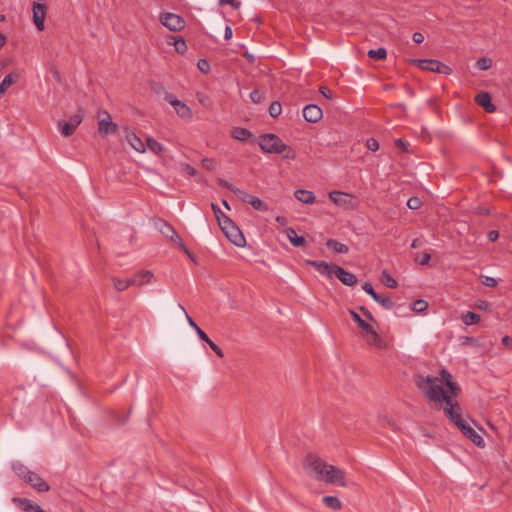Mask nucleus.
Wrapping results in <instances>:
<instances>
[{
	"label": "nucleus",
	"instance_id": "nucleus-20",
	"mask_svg": "<svg viewBox=\"0 0 512 512\" xmlns=\"http://www.w3.org/2000/svg\"><path fill=\"white\" fill-rule=\"evenodd\" d=\"M475 102L488 113H493L496 111V107L492 103L491 96L488 92H481L477 94L475 96Z\"/></svg>",
	"mask_w": 512,
	"mask_h": 512
},
{
	"label": "nucleus",
	"instance_id": "nucleus-22",
	"mask_svg": "<svg viewBox=\"0 0 512 512\" xmlns=\"http://www.w3.org/2000/svg\"><path fill=\"white\" fill-rule=\"evenodd\" d=\"M439 379H440L442 385H443V383L446 384L448 390H450V393L453 396L458 395L460 388L456 382L452 381V376L447 370H445V369L441 370V378H439Z\"/></svg>",
	"mask_w": 512,
	"mask_h": 512
},
{
	"label": "nucleus",
	"instance_id": "nucleus-52",
	"mask_svg": "<svg viewBox=\"0 0 512 512\" xmlns=\"http://www.w3.org/2000/svg\"><path fill=\"white\" fill-rule=\"evenodd\" d=\"M366 146L369 150L375 152L379 149V143L376 139L374 138H369L367 141H366Z\"/></svg>",
	"mask_w": 512,
	"mask_h": 512
},
{
	"label": "nucleus",
	"instance_id": "nucleus-13",
	"mask_svg": "<svg viewBox=\"0 0 512 512\" xmlns=\"http://www.w3.org/2000/svg\"><path fill=\"white\" fill-rule=\"evenodd\" d=\"M164 99L173 106L177 115L183 119H191L192 111L191 109L183 102L176 99L172 94H166Z\"/></svg>",
	"mask_w": 512,
	"mask_h": 512
},
{
	"label": "nucleus",
	"instance_id": "nucleus-29",
	"mask_svg": "<svg viewBox=\"0 0 512 512\" xmlns=\"http://www.w3.org/2000/svg\"><path fill=\"white\" fill-rule=\"evenodd\" d=\"M232 137L240 141H246L251 137V132L245 128L236 127L232 130Z\"/></svg>",
	"mask_w": 512,
	"mask_h": 512
},
{
	"label": "nucleus",
	"instance_id": "nucleus-9",
	"mask_svg": "<svg viewBox=\"0 0 512 512\" xmlns=\"http://www.w3.org/2000/svg\"><path fill=\"white\" fill-rule=\"evenodd\" d=\"M98 132L101 135L113 134L118 130V125L112 121L111 115L104 110L97 113Z\"/></svg>",
	"mask_w": 512,
	"mask_h": 512
},
{
	"label": "nucleus",
	"instance_id": "nucleus-11",
	"mask_svg": "<svg viewBox=\"0 0 512 512\" xmlns=\"http://www.w3.org/2000/svg\"><path fill=\"white\" fill-rule=\"evenodd\" d=\"M160 232L170 241L177 244L178 247L192 259V255L183 243L182 238L170 224L164 222L163 226L160 228Z\"/></svg>",
	"mask_w": 512,
	"mask_h": 512
},
{
	"label": "nucleus",
	"instance_id": "nucleus-59",
	"mask_svg": "<svg viewBox=\"0 0 512 512\" xmlns=\"http://www.w3.org/2000/svg\"><path fill=\"white\" fill-rule=\"evenodd\" d=\"M424 39H425L424 35L420 32H415L413 34V41L417 44H421L424 41Z\"/></svg>",
	"mask_w": 512,
	"mask_h": 512
},
{
	"label": "nucleus",
	"instance_id": "nucleus-62",
	"mask_svg": "<svg viewBox=\"0 0 512 512\" xmlns=\"http://www.w3.org/2000/svg\"><path fill=\"white\" fill-rule=\"evenodd\" d=\"M499 236L498 231L492 230L488 233V239L492 242H494Z\"/></svg>",
	"mask_w": 512,
	"mask_h": 512
},
{
	"label": "nucleus",
	"instance_id": "nucleus-10",
	"mask_svg": "<svg viewBox=\"0 0 512 512\" xmlns=\"http://www.w3.org/2000/svg\"><path fill=\"white\" fill-rule=\"evenodd\" d=\"M160 22L170 31L178 32L185 27V21L182 17L174 13H163L160 15Z\"/></svg>",
	"mask_w": 512,
	"mask_h": 512
},
{
	"label": "nucleus",
	"instance_id": "nucleus-16",
	"mask_svg": "<svg viewBox=\"0 0 512 512\" xmlns=\"http://www.w3.org/2000/svg\"><path fill=\"white\" fill-rule=\"evenodd\" d=\"M457 428L462 432L464 436L470 439L476 446L483 447L484 439L468 424L465 422L461 423Z\"/></svg>",
	"mask_w": 512,
	"mask_h": 512
},
{
	"label": "nucleus",
	"instance_id": "nucleus-24",
	"mask_svg": "<svg viewBox=\"0 0 512 512\" xmlns=\"http://www.w3.org/2000/svg\"><path fill=\"white\" fill-rule=\"evenodd\" d=\"M19 79V73L12 72L4 77L0 83V95H3Z\"/></svg>",
	"mask_w": 512,
	"mask_h": 512
},
{
	"label": "nucleus",
	"instance_id": "nucleus-53",
	"mask_svg": "<svg viewBox=\"0 0 512 512\" xmlns=\"http://www.w3.org/2000/svg\"><path fill=\"white\" fill-rule=\"evenodd\" d=\"M482 283L487 287H495L497 285V280L493 277L485 276Z\"/></svg>",
	"mask_w": 512,
	"mask_h": 512
},
{
	"label": "nucleus",
	"instance_id": "nucleus-51",
	"mask_svg": "<svg viewBox=\"0 0 512 512\" xmlns=\"http://www.w3.org/2000/svg\"><path fill=\"white\" fill-rule=\"evenodd\" d=\"M362 288L363 290L368 293L369 295H371V297L373 299H378V294L375 292V290L373 289L372 285L370 283H364L362 285Z\"/></svg>",
	"mask_w": 512,
	"mask_h": 512
},
{
	"label": "nucleus",
	"instance_id": "nucleus-55",
	"mask_svg": "<svg viewBox=\"0 0 512 512\" xmlns=\"http://www.w3.org/2000/svg\"><path fill=\"white\" fill-rule=\"evenodd\" d=\"M395 145L398 148H400L402 151L409 152V150H408L409 143L408 142H405L402 139H396L395 140Z\"/></svg>",
	"mask_w": 512,
	"mask_h": 512
},
{
	"label": "nucleus",
	"instance_id": "nucleus-54",
	"mask_svg": "<svg viewBox=\"0 0 512 512\" xmlns=\"http://www.w3.org/2000/svg\"><path fill=\"white\" fill-rule=\"evenodd\" d=\"M207 344L219 357L224 356L222 349L219 346H217L212 340H210Z\"/></svg>",
	"mask_w": 512,
	"mask_h": 512
},
{
	"label": "nucleus",
	"instance_id": "nucleus-39",
	"mask_svg": "<svg viewBox=\"0 0 512 512\" xmlns=\"http://www.w3.org/2000/svg\"><path fill=\"white\" fill-rule=\"evenodd\" d=\"M241 201L249 203L252 195L248 194L246 191L241 190L235 187L232 191Z\"/></svg>",
	"mask_w": 512,
	"mask_h": 512
},
{
	"label": "nucleus",
	"instance_id": "nucleus-28",
	"mask_svg": "<svg viewBox=\"0 0 512 512\" xmlns=\"http://www.w3.org/2000/svg\"><path fill=\"white\" fill-rule=\"evenodd\" d=\"M328 248L332 249L335 253L346 254L349 252V248L346 244L338 242L334 239H328L326 242Z\"/></svg>",
	"mask_w": 512,
	"mask_h": 512
},
{
	"label": "nucleus",
	"instance_id": "nucleus-34",
	"mask_svg": "<svg viewBox=\"0 0 512 512\" xmlns=\"http://www.w3.org/2000/svg\"><path fill=\"white\" fill-rule=\"evenodd\" d=\"M13 469H14V471L16 472V474H17L19 477H21L23 480H25V481L28 479V475H29L30 473H32V471H29V470L27 469V467H25L23 464H20V463L15 464V465L13 466Z\"/></svg>",
	"mask_w": 512,
	"mask_h": 512
},
{
	"label": "nucleus",
	"instance_id": "nucleus-40",
	"mask_svg": "<svg viewBox=\"0 0 512 512\" xmlns=\"http://www.w3.org/2000/svg\"><path fill=\"white\" fill-rule=\"evenodd\" d=\"M492 66V60L487 57H481L477 61V67L480 70H488Z\"/></svg>",
	"mask_w": 512,
	"mask_h": 512
},
{
	"label": "nucleus",
	"instance_id": "nucleus-3",
	"mask_svg": "<svg viewBox=\"0 0 512 512\" xmlns=\"http://www.w3.org/2000/svg\"><path fill=\"white\" fill-rule=\"evenodd\" d=\"M259 146L266 153L284 154L285 159H295V151L287 146L277 135L264 134L259 138Z\"/></svg>",
	"mask_w": 512,
	"mask_h": 512
},
{
	"label": "nucleus",
	"instance_id": "nucleus-32",
	"mask_svg": "<svg viewBox=\"0 0 512 512\" xmlns=\"http://www.w3.org/2000/svg\"><path fill=\"white\" fill-rule=\"evenodd\" d=\"M462 320L465 325H473L480 321V315L469 311L462 316Z\"/></svg>",
	"mask_w": 512,
	"mask_h": 512
},
{
	"label": "nucleus",
	"instance_id": "nucleus-57",
	"mask_svg": "<svg viewBox=\"0 0 512 512\" xmlns=\"http://www.w3.org/2000/svg\"><path fill=\"white\" fill-rule=\"evenodd\" d=\"M198 68L202 72L207 73L209 71L210 66H209V63L206 60H199Z\"/></svg>",
	"mask_w": 512,
	"mask_h": 512
},
{
	"label": "nucleus",
	"instance_id": "nucleus-38",
	"mask_svg": "<svg viewBox=\"0 0 512 512\" xmlns=\"http://www.w3.org/2000/svg\"><path fill=\"white\" fill-rule=\"evenodd\" d=\"M374 300L378 302L381 306H383L385 309H391L394 306V303L391 300V298L387 296H381L378 294V299Z\"/></svg>",
	"mask_w": 512,
	"mask_h": 512
},
{
	"label": "nucleus",
	"instance_id": "nucleus-60",
	"mask_svg": "<svg viewBox=\"0 0 512 512\" xmlns=\"http://www.w3.org/2000/svg\"><path fill=\"white\" fill-rule=\"evenodd\" d=\"M218 183H219L221 186H223V187H225V188L229 189L230 191H233V189L235 188V186L231 185V184H230V183H228L226 180L221 179V178H219V179H218Z\"/></svg>",
	"mask_w": 512,
	"mask_h": 512
},
{
	"label": "nucleus",
	"instance_id": "nucleus-17",
	"mask_svg": "<svg viewBox=\"0 0 512 512\" xmlns=\"http://www.w3.org/2000/svg\"><path fill=\"white\" fill-rule=\"evenodd\" d=\"M303 117L310 123H317L323 117L322 109L314 104L306 105L303 109Z\"/></svg>",
	"mask_w": 512,
	"mask_h": 512
},
{
	"label": "nucleus",
	"instance_id": "nucleus-18",
	"mask_svg": "<svg viewBox=\"0 0 512 512\" xmlns=\"http://www.w3.org/2000/svg\"><path fill=\"white\" fill-rule=\"evenodd\" d=\"M333 275H335L344 285L347 286H354L358 281L354 274L344 270L342 267L337 265L335 266Z\"/></svg>",
	"mask_w": 512,
	"mask_h": 512
},
{
	"label": "nucleus",
	"instance_id": "nucleus-19",
	"mask_svg": "<svg viewBox=\"0 0 512 512\" xmlns=\"http://www.w3.org/2000/svg\"><path fill=\"white\" fill-rule=\"evenodd\" d=\"M306 264L313 266L319 273L332 278L336 265L329 264L324 261L306 260Z\"/></svg>",
	"mask_w": 512,
	"mask_h": 512
},
{
	"label": "nucleus",
	"instance_id": "nucleus-48",
	"mask_svg": "<svg viewBox=\"0 0 512 512\" xmlns=\"http://www.w3.org/2000/svg\"><path fill=\"white\" fill-rule=\"evenodd\" d=\"M180 167H181L182 172L185 174H188L191 176H196L198 174L197 170L189 164L183 163L180 165Z\"/></svg>",
	"mask_w": 512,
	"mask_h": 512
},
{
	"label": "nucleus",
	"instance_id": "nucleus-44",
	"mask_svg": "<svg viewBox=\"0 0 512 512\" xmlns=\"http://www.w3.org/2000/svg\"><path fill=\"white\" fill-rule=\"evenodd\" d=\"M282 108L279 102H273L269 107V114L275 118L281 114Z\"/></svg>",
	"mask_w": 512,
	"mask_h": 512
},
{
	"label": "nucleus",
	"instance_id": "nucleus-12",
	"mask_svg": "<svg viewBox=\"0 0 512 512\" xmlns=\"http://www.w3.org/2000/svg\"><path fill=\"white\" fill-rule=\"evenodd\" d=\"M47 13V7L40 3L35 2L32 5L33 23L39 31L45 29V18Z\"/></svg>",
	"mask_w": 512,
	"mask_h": 512
},
{
	"label": "nucleus",
	"instance_id": "nucleus-47",
	"mask_svg": "<svg viewBox=\"0 0 512 512\" xmlns=\"http://www.w3.org/2000/svg\"><path fill=\"white\" fill-rule=\"evenodd\" d=\"M250 98L254 103H261L264 100V93L260 90H253L250 93Z\"/></svg>",
	"mask_w": 512,
	"mask_h": 512
},
{
	"label": "nucleus",
	"instance_id": "nucleus-35",
	"mask_svg": "<svg viewBox=\"0 0 512 512\" xmlns=\"http://www.w3.org/2000/svg\"><path fill=\"white\" fill-rule=\"evenodd\" d=\"M350 315H351L352 319L362 329V332H365L368 328L371 327V325L368 324L367 322H365L355 311L350 310Z\"/></svg>",
	"mask_w": 512,
	"mask_h": 512
},
{
	"label": "nucleus",
	"instance_id": "nucleus-33",
	"mask_svg": "<svg viewBox=\"0 0 512 512\" xmlns=\"http://www.w3.org/2000/svg\"><path fill=\"white\" fill-rule=\"evenodd\" d=\"M368 56L373 60H384L387 57V51L385 48H378L376 50H369Z\"/></svg>",
	"mask_w": 512,
	"mask_h": 512
},
{
	"label": "nucleus",
	"instance_id": "nucleus-56",
	"mask_svg": "<svg viewBox=\"0 0 512 512\" xmlns=\"http://www.w3.org/2000/svg\"><path fill=\"white\" fill-rule=\"evenodd\" d=\"M319 92L327 99H332L333 98V94H332V91L330 89H328L327 87H320L319 88Z\"/></svg>",
	"mask_w": 512,
	"mask_h": 512
},
{
	"label": "nucleus",
	"instance_id": "nucleus-31",
	"mask_svg": "<svg viewBox=\"0 0 512 512\" xmlns=\"http://www.w3.org/2000/svg\"><path fill=\"white\" fill-rule=\"evenodd\" d=\"M249 204L255 209L259 211H267L268 205L263 202L259 197L257 196H251Z\"/></svg>",
	"mask_w": 512,
	"mask_h": 512
},
{
	"label": "nucleus",
	"instance_id": "nucleus-36",
	"mask_svg": "<svg viewBox=\"0 0 512 512\" xmlns=\"http://www.w3.org/2000/svg\"><path fill=\"white\" fill-rule=\"evenodd\" d=\"M211 208L214 212V215L218 221L219 226L223 224L224 220L230 219L221 211V209L216 204L211 203Z\"/></svg>",
	"mask_w": 512,
	"mask_h": 512
},
{
	"label": "nucleus",
	"instance_id": "nucleus-30",
	"mask_svg": "<svg viewBox=\"0 0 512 512\" xmlns=\"http://www.w3.org/2000/svg\"><path fill=\"white\" fill-rule=\"evenodd\" d=\"M323 503L333 510H340L342 508L341 501L335 496H324Z\"/></svg>",
	"mask_w": 512,
	"mask_h": 512
},
{
	"label": "nucleus",
	"instance_id": "nucleus-46",
	"mask_svg": "<svg viewBox=\"0 0 512 512\" xmlns=\"http://www.w3.org/2000/svg\"><path fill=\"white\" fill-rule=\"evenodd\" d=\"M174 46L176 51L180 54H184L187 51V45L183 39H176L174 41Z\"/></svg>",
	"mask_w": 512,
	"mask_h": 512
},
{
	"label": "nucleus",
	"instance_id": "nucleus-15",
	"mask_svg": "<svg viewBox=\"0 0 512 512\" xmlns=\"http://www.w3.org/2000/svg\"><path fill=\"white\" fill-rule=\"evenodd\" d=\"M125 133V140L128 142V144L138 153H145L146 152V145L145 143L129 128L124 129Z\"/></svg>",
	"mask_w": 512,
	"mask_h": 512
},
{
	"label": "nucleus",
	"instance_id": "nucleus-21",
	"mask_svg": "<svg viewBox=\"0 0 512 512\" xmlns=\"http://www.w3.org/2000/svg\"><path fill=\"white\" fill-rule=\"evenodd\" d=\"M26 482L39 492H47L50 490V486L34 472L28 475Z\"/></svg>",
	"mask_w": 512,
	"mask_h": 512
},
{
	"label": "nucleus",
	"instance_id": "nucleus-64",
	"mask_svg": "<svg viewBox=\"0 0 512 512\" xmlns=\"http://www.w3.org/2000/svg\"><path fill=\"white\" fill-rule=\"evenodd\" d=\"M233 36V31H232V28L230 26H226L225 28V39L226 40H230Z\"/></svg>",
	"mask_w": 512,
	"mask_h": 512
},
{
	"label": "nucleus",
	"instance_id": "nucleus-27",
	"mask_svg": "<svg viewBox=\"0 0 512 512\" xmlns=\"http://www.w3.org/2000/svg\"><path fill=\"white\" fill-rule=\"evenodd\" d=\"M135 279L138 280V286L150 284L154 279V274L151 271L145 270L140 271L135 275Z\"/></svg>",
	"mask_w": 512,
	"mask_h": 512
},
{
	"label": "nucleus",
	"instance_id": "nucleus-8",
	"mask_svg": "<svg viewBox=\"0 0 512 512\" xmlns=\"http://www.w3.org/2000/svg\"><path fill=\"white\" fill-rule=\"evenodd\" d=\"M454 397L449 398L446 402H444L443 409L445 415L448 419L455 425L459 426L464 421L462 420V411L457 401L453 399Z\"/></svg>",
	"mask_w": 512,
	"mask_h": 512
},
{
	"label": "nucleus",
	"instance_id": "nucleus-7",
	"mask_svg": "<svg viewBox=\"0 0 512 512\" xmlns=\"http://www.w3.org/2000/svg\"><path fill=\"white\" fill-rule=\"evenodd\" d=\"M411 63L415 64L422 70H427L431 72L441 73V74H451L452 69L443 64L442 62L434 59H415L411 60Z\"/></svg>",
	"mask_w": 512,
	"mask_h": 512
},
{
	"label": "nucleus",
	"instance_id": "nucleus-45",
	"mask_svg": "<svg viewBox=\"0 0 512 512\" xmlns=\"http://www.w3.org/2000/svg\"><path fill=\"white\" fill-rule=\"evenodd\" d=\"M422 205V201L418 197H411L407 201V206L411 210L419 209Z\"/></svg>",
	"mask_w": 512,
	"mask_h": 512
},
{
	"label": "nucleus",
	"instance_id": "nucleus-41",
	"mask_svg": "<svg viewBox=\"0 0 512 512\" xmlns=\"http://www.w3.org/2000/svg\"><path fill=\"white\" fill-rule=\"evenodd\" d=\"M431 259V255L428 252H424L421 255H416L414 261L420 265H428Z\"/></svg>",
	"mask_w": 512,
	"mask_h": 512
},
{
	"label": "nucleus",
	"instance_id": "nucleus-6",
	"mask_svg": "<svg viewBox=\"0 0 512 512\" xmlns=\"http://www.w3.org/2000/svg\"><path fill=\"white\" fill-rule=\"evenodd\" d=\"M221 230L224 232L226 237L236 246L243 247L246 244L245 237L241 230L231 220H224L223 224L220 225Z\"/></svg>",
	"mask_w": 512,
	"mask_h": 512
},
{
	"label": "nucleus",
	"instance_id": "nucleus-50",
	"mask_svg": "<svg viewBox=\"0 0 512 512\" xmlns=\"http://www.w3.org/2000/svg\"><path fill=\"white\" fill-rule=\"evenodd\" d=\"M179 308H180V310L183 312V314H184V316H185V318H186V320H187L188 324H189L192 328H194L195 330H196L197 328H199V327H198V325L194 322V320L189 316V314L187 313V311H186V309L184 308V306H182L181 304H179Z\"/></svg>",
	"mask_w": 512,
	"mask_h": 512
},
{
	"label": "nucleus",
	"instance_id": "nucleus-25",
	"mask_svg": "<svg viewBox=\"0 0 512 512\" xmlns=\"http://www.w3.org/2000/svg\"><path fill=\"white\" fill-rule=\"evenodd\" d=\"M285 234L291 244L295 247H301L306 243L305 238L303 236H298L293 228H287L285 230Z\"/></svg>",
	"mask_w": 512,
	"mask_h": 512
},
{
	"label": "nucleus",
	"instance_id": "nucleus-14",
	"mask_svg": "<svg viewBox=\"0 0 512 512\" xmlns=\"http://www.w3.org/2000/svg\"><path fill=\"white\" fill-rule=\"evenodd\" d=\"M368 345L376 347L378 349H386V342L377 334V332L371 326L365 332H362Z\"/></svg>",
	"mask_w": 512,
	"mask_h": 512
},
{
	"label": "nucleus",
	"instance_id": "nucleus-43",
	"mask_svg": "<svg viewBox=\"0 0 512 512\" xmlns=\"http://www.w3.org/2000/svg\"><path fill=\"white\" fill-rule=\"evenodd\" d=\"M112 282H113V285H114V288L121 292V291H124L127 288V284L125 283V280L124 279H121V278H117V277H113L112 278Z\"/></svg>",
	"mask_w": 512,
	"mask_h": 512
},
{
	"label": "nucleus",
	"instance_id": "nucleus-42",
	"mask_svg": "<svg viewBox=\"0 0 512 512\" xmlns=\"http://www.w3.org/2000/svg\"><path fill=\"white\" fill-rule=\"evenodd\" d=\"M428 307V303L427 301L425 300H416L413 305H412V309L415 311V312H424Z\"/></svg>",
	"mask_w": 512,
	"mask_h": 512
},
{
	"label": "nucleus",
	"instance_id": "nucleus-26",
	"mask_svg": "<svg viewBox=\"0 0 512 512\" xmlns=\"http://www.w3.org/2000/svg\"><path fill=\"white\" fill-rule=\"evenodd\" d=\"M146 147L155 155H161L165 148L164 146L152 137L146 138Z\"/></svg>",
	"mask_w": 512,
	"mask_h": 512
},
{
	"label": "nucleus",
	"instance_id": "nucleus-5",
	"mask_svg": "<svg viewBox=\"0 0 512 512\" xmlns=\"http://www.w3.org/2000/svg\"><path fill=\"white\" fill-rule=\"evenodd\" d=\"M84 117V109L78 108L77 112L70 116L68 121L60 120L57 123L58 130L64 137H70L74 134L77 127L81 124Z\"/></svg>",
	"mask_w": 512,
	"mask_h": 512
},
{
	"label": "nucleus",
	"instance_id": "nucleus-58",
	"mask_svg": "<svg viewBox=\"0 0 512 512\" xmlns=\"http://www.w3.org/2000/svg\"><path fill=\"white\" fill-rule=\"evenodd\" d=\"M196 333L198 334L199 338L206 343H208L211 339L207 336V334L199 327L196 330Z\"/></svg>",
	"mask_w": 512,
	"mask_h": 512
},
{
	"label": "nucleus",
	"instance_id": "nucleus-1",
	"mask_svg": "<svg viewBox=\"0 0 512 512\" xmlns=\"http://www.w3.org/2000/svg\"><path fill=\"white\" fill-rule=\"evenodd\" d=\"M303 469L315 481L346 487L345 472L337 466L328 464L316 454L309 453L303 460Z\"/></svg>",
	"mask_w": 512,
	"mask_h": 512
},
{
	"label": "nucleus",
	"instance_id": "nucleus-63",
	"mask_svg": "<svg viewBox=\"0 0 512 512\" xmlns=\"http://www.w3.org/2000/svg\"><path fill=\"white\" fill-rule=\"evenodd\" d=\"M502 343H503L505 346H507V347H509V348H511V349H512V338H511V337H509V336H504V337L502 338Z\"/></svg>",
	"mask_w": 512,
	"mask_h": 512
},
{
	"label": "nucleus",
	"instance_id": "nucleus-37",
	"mask_svg": "<svg viewBox=\"0 0 512 512\" xmlns=\"http://www.w3.org/2000/svg\"><path fill=\"white\" fill-rule=\"evenodd\" d=\"M381 280L389 288L397 287V281L386 270L382 272Z\"/></svg>",
	"mask_w": 512,
	"mask_h": 512
},
{
	"label": "nucleus",
	"instance_id": "nucleus-23",
	"mask_svg": "<svg viewBox=\"0 0 512 512\" xmlns=\"http://www.w3.org/2000/svg\"><path fill=\"white\" fill-rule=\"evenodd\" d=\"M294 196L297 200L304 204L311 205L315 203L316 197L315 194L312 191L305 190V189H298L295 191Z\"/></svg>",
	"mask_w": 512,
	"mask_h": 512
},
{
	"label": "nucleus",
	"instance_id": "nucleus-4",
	"mask_svg": "<svg viewBox=\"0 0 512 512\" xmlns=\"http://www.w3.org/2000/svg\"><path fill=\"white\" fill-rule=\"evenodd\" d=\"M329 198L335 205L345 210H355L360 205V200L356 196L342 191L330 192Z\"/></svg>",
	"mask_w": 512,
	"mask_h": 512
},
{
	"label": "nucleus",
	"instance_id": "nucleus-61",
	"mask_svg": "<svg viewBox=\"0 0 512 512\" xmlns=\"http://www.w3.org/2000/svg\"><path fill=\"white\" fill-rule=\"evenodd\" d=\"M220 4H229L232 5L234 8H238L240 6V2H235V0H220Z\"/></svg>",
	"mask_w": 512,
	"mask_h": 512
},
{
	"label": "nucleus",
	"instance_id": "nucleus-2",
	"mask_svg": "<svg viewBox=\"0 0 512 512\" xmlns=\"http://www.w3.org/2000/svg\"><path fill=\"white\" fill-rule=\"evenodd\" d=\"M417 387L423 392L425 397L434 403L437 409L443 407L444 402L454 397L450 390H445L438 377L417 375L415 378Z\"/></svg>",
	"mask_w": 512,
	"mask_h": 512
},
{
	"label": "nucleus",
	"instance_id": "nucleus-49",
	"mask_svg": "<svg viewBox=\"0 0 512 512\" xmlns=\"http://www.w3.org/2000/svg\"><path fill=\"white\" fill-rule=\"evenodd\" d=\"M202 166L209 171H213L216 168V163L211 158H204L202 160Z\"/></svg>",
	"mask_w": 512,
	"mask_h": 512
}]
</instances>
